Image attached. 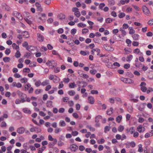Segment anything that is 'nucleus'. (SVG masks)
Wrapping results in <instances>:
<instances>
[{"label":"nucleus","mask_w":153,"mask_h":153,"mask_svg":"<svg viewBox=\"0 0 153 153\" xmlns=\"http://www.w3.org/2000/svg\"><path fill=\"white\" fill-rule=\"evenodd\" d=\"M121 80L123 82L127 84H130L133 83L134 82L133 80L130 78H122L121 79Z\"/></svg>","instance_id":"f257e3e1"},{"label":"nucleus","mask_w":153,"mask_h":153,"mask_svg":"<svg viewBox=\"0 0 153 153\" xmlns=\"http://www.w3.org/2000/svg\"><path fill=\"white\" fill-rule=\"evenodd\" d=\"M142 10L144 13L147 16H149L150 14V11L147 7L146 6H143L142 7Z\"/></svg>","instance_id":"f03ea898"},{"label":"nucleus","mask_w":153,"mask_h":153,"mask_svg":"<svg viewBox=\"0 0 153 153\" xmlns=\"http://www.w3.org/2000/svg\"><path fill=\"white\" fill-rule=\"evenodd\" d=\"M78 148V146L75 144H73L70 145V149L72 152H75Z\"/></svg>","instance_id":"7ed1b4c3"},{"label":"nucleus","mask_w":153,"mask_h":153,"mask_svg":"<svg viewBox=\"0 0 153 153\" xmlns=\"http://www.w3.org/2000/svg\"><path fill=\"white\" fill-rule=\"evenodd\" d=\"M103 47L105 49L108 51H113L114 49L112 47L108 46L106 44H105L103 45Z\"/></svg>","instance_id":"20e7f679"},{"label":"nucleus","mask_w":153,"mask_h":153,"mask_svg":"<svg viewBox=\"0 0 153 153\" xmlns=\"http://www.w3.org/2000/svg\"><path fill=\"white\" fill-rule=\"evenodd\" d=\"M88 102L91 104H94L95 101L94 98L91 96H88Z\"/></svg>","instance_id":"39448f33"},{"label":"nucleus","mask_w":153,"mask_h":153,"mask_svg":"<svg viewBox=\"0 0 153 153\" xmlns=\"http://www.w3.org/2000/svg\"><path fill=\"white\" fill-rule=\"evenodd\" d=\"M37 39L39 42H42L44 41V38L41 34L39 33H38L37 34Z\"/></svg>","instance_id":"423d86ee"},{"label":"nucleus","mask_w":153,"mask_h":153,"mask_svg":"<svg viewBox=\"0 0 153 153\" xmlns=\"http://www.w3.org/2000/svg\"><path fill=\"white\" fill-rule=\"evenodd\" d=\"M25 128L23 127H21L18 128L17 129V131L19 134H22L24 132Z\"/></svg>","instance_id":"0eeeda50"},{"label":"nucleus","mask_w":153,"mask_h":153,"mask_svg":"<svg viewBox=\"0 0 153 153\" xmlns=\"http://www.w3.org/2000/svg\"><path fill=\"white\" fill-rule=\"evenodd\" d=\"M14 14L15 15V16L19 20H22L23 19V17L22 15L19 13L16 12L15 13H14Z\"/></svg>","instance_id":"6e6552de"},{"label":"nucleus","mask_w":153,"mask_h":153,"mask_svg":"<svg viewBox=\"0 0 153 153\" xmlns=\"http://www.w3.org/2000/svg\"><path fill=\"white\" fill-rule=\"evenodd\" d=\"M53 102L51 101H48L46 103V106L47 107L50 108L52 107L53 106L52 105Z\"/></svg>","instance_id":"1a4fd4ad"},{"label":"nucleus","mask_w":153,"mask_h":153,"mask_svg":"<svg viewBox=\"0 0 153 153\" xmlns=\"http://www.w3.org/2000/svg\"><path fill=\"white\" fill-rule=\"evenodd\" d=\"M24 113L26 114H30L31 113V112L30 109L27 108H25L23 110Z\"/></svg>","instance_id":"9d476101"},{"label":"nucleus","mask_w":153,"mask_h":153,"mask_svg":"<svg viewBox=\"0 0 153 153\" xmlns=\"http://www.w3.org/2000/svg\"><path fill=\"white\" fill-rule=\"evenodd\" d=\"M59 125L61 127H64L66 126V123L64 121L61 120L59 122Z\"/></svg>","instance_id":"9b49d317"},{"label":"nucleus","mask_w":153,"mask_h":153,"mask_svg":"<svg viewBox=\"0 0 153 153\" xmlns=\"http://www.w3.org/2000/svg\"><path fill=\"white\" fill-rule=\"evenodd\" d=\"M113 108H111L109 110H108L107 111L106 113L108 115H111L113 113Z\"/></svg>","instance_id":"f8f14e48"},{"label":"nucleus","mask_w":153,"mask_h":153,"mask_svg":"<svg viewBox=\"0 0 153 153\" xmlns=\"http://www.w3.org/2000/svg\"><path fill=\"white\" fill-rule=\"evenodd\" d=\"M139 35L137 34H134L132 36V37L134 40H137L138 39Z\"/></svg>","instance_id":"ddd939ff"},{"label":"nucleus","mask_w":153,"mask_h":153,"mask_svg":"<svg viewBox=\"0 0 153 153\" xmlns=\"http://www.w3.org/2000/svg\"><path fill=\"white\" fill-rule=\"evenodd\" d=\"M102 116L100 115H98L95 118V122L97 123H98L99 121V120L101 119Z\"/></svg>","instance_id":"4468645a"},{"label":"nucleus","mask_w":153,"mask_h":153,"mask_svg":"<svg viewBox=\"0 0 153 153\" xmlns=\"http://www.w3.org/2000/svg\"><path fill=\"white\" fill-rule=\"evenodd\" d=\"M21 54L19 51L17 50L16 52L15 53V56L16 58H19L21 56Z\"/></svg>","instance_id":"2eb2a0df"},{"label":"nucleus","mask_w":153,"mask_h":153,"mask_svg":"<svg viewBox=\"0 0 153 153\" xmlns=\"http://www.w3.org/2000/svg\"><path fill=\"white\" fill-rule=\"evenodd\" d=\"M75 86H76V85L74 82L70 83L69 84V87L70 88H74Z\"/></svg>","instance_id":"dca6fc26"},{"label":"nucleus","mask_w":153,"mask_h":153,"mask_svg":"<svg viewBox=\"0 0 153 153\" xmlns=\"http://www.w3.org/2000/svg\"><path fill=\"white\" fill-rule=\"evenodd\" d=\"M122 119V116L121 115H119L116 118V120L117 122L119 123L121 121Z\"/></svg>","instance_id":"f3484780"},{"label":"nucleus","mask_w":153,"mask_h":153,"mask_svg":"<svg viewBox=\"0 0 153 153\" xmlns=\"http://www.w3.org/2000/svg\"><path fill=\"white\" fill-rule=\"evenodd\" d=\"M58 17L60 19H64L65 18V16L62 14H60L58 16Z\"/></svg>","instance_id":"a211bd4d"},{"label":"nucleus","mask_w":153,"mask_h":153,"mask_svg":"<svg viewBox=\"0 0 153 153\" xmlns=\"http://www.w3.org/2000/svg\"><path fill=\"white\" fill-rule=\"evenodd\" d=\"M10 59L9 57H5L3 58V60L5 62H9Z\"/></svg>","instance_id":"6ab92c4d"},{"label":"nucleus","mask_w":153,"mask_h":153,"mask_svg":"<svg viewBox=\"0 0 153 153\" xmlns=\"http://www.w3.org/2000/svg\"><path fill=\"white\" fill-rule=\"evenodd\" d=\"M77 26L79 27H84L86 26V25L82 23H80L78 24Z\"/></svg>","instance_id":"aec40b11"},{"label":"nucleus","mask_w":153,"mask_h":153,"mask_svg":"<svg viewBox=\"0 0 153 153\" xmlns=\"http://www.w3.org/2000/svg\"><path fill=\"white\" fill-rule=\"evenodd\" d=\"M139 149H138V151L139 152H141L143 151V148L142 147V145L141 144H140L138 145Z\"/></svg>","instance_id":"412c9836"},{"label":"nucleus","mask_w":153,"mask_h":153,"mask_svg":"<svg viewBox=\"0 0 153 153\" xmlns=\"http://www.w3.org/2000/svg\"><path fill=\"white\" fill-rule=\"evenodd\" d=\"M129 29L130 30L129 32V33L130 34H133L135 33V30L133 29L132 27H129Z\"/></svg>","instance_id":"4be33fe9"},{"label":"nucleus","mask_w":153,"mask_h":153,"mask_svg":"<svg viewBox=\"0 0 153 153\" xmlns=\"http://www.w3.org/2000/svg\"><path fill=\"white\" fill-rule=\"evenodd\" d=\"M86 128H89L90 130L91 131H92V132L94 131L95 130V128L93 127H92L91 126L88 125L86 126Z\"/></svg>","instance_id":"5701e85b"},{"label":"nucleus","mask_w":153,"mask_h":153,"mask_svg":"<svg viewBox=\"0 0 153 153\" xmlns=\"http://www.w3.org/2000/svg\"><path fill=\"white\" fill-rule=\"evenodd\" d=\"M124 129V127L123 126L120 125L118 128V131L120 132H122Z\"/></svg>","instance_id":"b1692460"},{"label":"nucleus","mask_w":153,"mask_h":153,"mask_svg":"<svg viewBox=\"0 0 153 153\" xmlns=\"http://www.w3.org/2000/svg\"><path fill=\"white\" fill-rule=\"evenodd\" d=\"M137 130L139 132H141L143 131V126L141 125L137 127Z\"/></svg>","instance_id":"393cba45"},{"label":"nucleus","mask_w":153,"mask_h":153,"mask_svg":"<svg viewBox=\"0 0 153 153\" xmlns=\"http://www.w3.org/2000/svg\"><path fill=\"white\" fill-rule=\"evenodd\" d=\"M12 47L14 49L16 50H19V46H17L15 43H14L12 44Z\"/></svg>","instance_id":"a878e982"},{"label":"nucleus","mask_w":153,"mask_h":153,"mask_svg":"<svg viewBox=\"0 0 153 153\" xmlns=\"http://www.w3.org/2000/svg\"><path fill=\"white\" fill-rule=\"evenodd\" d=\"M68 93L70 96H73L75 94V92L73 90L68 91Z\"/></svg>","instance_id":"bb28decb"},{"label":"nucleus","mask_w":153,"mask_h":153,"mask_svg":"<svg viewBox=\"0 0 153 153\" xmlns=\"http://www.w3.org/2000/svg\"><path fill=\"white\" fill-rule=\"evenodd\" d=\"M49 83V81L48 80H45L42 83L41 85L44 86L48 85Z\"/></svg>","instance_id":"cd10ccee"},{"label":"nucleus","mask_w":153,"mask_h":153,"mask_svg":"<svg viewBox=\"0 0 153 153\" xmlns=\"http://www.w3.org/2000/svg\"><path fill=\"white\" fill-rule=\"evenodd\" d=\"M18 94L21 97H26V95L25 94H23L22 92L18 91Z\"/></svg>","instance_id":"c85d7f7f"},{"label":"nucleus","mask_w":153,"mask_h":153,"mask_svg":"<svg viewBox=\"0 0 153 153\" xmlns=\"http://www.w3.org/2000/svg\"><path fill=\"white\" fill-rule=\"evenodd\" d=\"M128 111L130 113H131L133 111V108L131 106H128Z\"/></svg>","instance_id":"c756f323"},{"label":"nucleus","mask_w":153,"mask_h":153,"mask_svg":"<svg viewBox=\"0 0 153 153\" xmlns=\"http://www.w3.org/2000/svg\"><path fill=\"white\" fill-rule=\"evenodd\" d=\"M125 16V14L124 13H121L118 15V16L120 18H122Z\"/></svg>","instance_id":"7c9ffc66"},{"label":"nucleus","mask_w":153,"mask_h":153,"mask_svg":"<svg viewBox=\"0 0 153 153\" xmlns=\"http://www.w3.org/2000/svg\"><path fill=\"white\" fill-rule=\"evenodd\" d=\"M23 36L26 38H28L29 37V35L28 32L27 31H25L23 33Z\"/></svg>","instance_id":"2f4dec72"},{"label":"nucleus","mask_w":153,"mask_h":153,"mask_svg":"<svg viewBox=\"0 0 153 153\" xmlns=\"http://www.w3.org/2000/svg\"><path fill=\"white\" fill-rule=\"evenodd\" d=\"M97 72V71L94 69L91 70L90 71V73L93 75H94Z\"/></svg>","instance_id":"473e14b6"},{"label":"nucleus","mask_w":153,"mask_h":153,"mask_svg":"<svg viewBox=\"0 0 153 153\" xmlns=\"http://www.w3.org/2000/svg\"><path fill=\"white\" fill-rule=\"evenodd\" d=\"M20 81L22 83H25L26 82H27V78L25 77V78H23L22 79H21Z\"/></svg>","instance_id":"72a5a7b5"},{"label":"nucleus","mask_w":153,"mask_h":153,"mask_svg":"<svg viewBox=\"0 0 153 153\" xmlns=\"http://www.w3.org/2000/svg\"><path fill=\"white\" fill-rule=\"evenodd\" d=\"M23 45L24 47H27V49L29 50V48H28V43L27 42H25L23 44Z\"/></svg>","instance_id":"f704fd0d"},{"label":"nucleus","mask_w":153,"mask_h":153,"mask_svg":"<svg viewBox=\"0 0 153 153\" xmlns=\"http://www.w3.org/2000/svg\"><path fill=\"white\" fill-rule=\"evenodd\" d=\"M133 52L134 53L139 54L140 53V50L138 48H136L134 50Z\"/></svg>","instance_id":"c9c22d12"},{"label":"nucleus","mask_w":153,"mask_h":153,"mask_svg":"<svg viewBox=\"0 0 153 153\" xmlns=\"http://www.w3.org/2000/svg\"><path fill=\"white\" fill-rule=\"evenodd\" d=\"M91 93L92 94H97L98 92L97 90H92L91 91Z\"/></svg>","instance_id":"e433bc0d"},{"label":"nucleus","mask_w":153,"mask_h":153,"mask_svg":"<svg viewBox=\"0 0 153 153\" xmlns=\"http://www.w3.org/2000/svg\"><path fill=\"white\" fill-rule=\"evenodd\" d=\"M41 82L40 80L37 81L35 83V85L37 87L39 86L41 84Z\"/></svg>","instance_id":"4c0bfd02"},{"label":"nucleus","mask_w":153,"mask_h":153,"mask_svg":"<svg viewBox=\"0 0 153 153\" xmlns=\"http://www.w3.org/2000/svg\"><path fill=\"white\" fill-rule=\"evenodd\" d=\"M89 31L86 28H85L82 30V33L83 34L86 33H88Z\"/></svg>","instance_id":"58836bf2"},{"label":"nucleus","mask_w":153,"mask_h":153,"mask_svg":"<svg viewBox=\"0 0 153 153\" xmlns=\"http://www.w3.org/2000/svg\"><path fill=\"white\" fill-rule=\"evenodd\" d=\"M74 15L77 17H79L81 15V14L79 11H78L74 13Z\"/></svg>","instance_id":"ea45409f"},{"label":"nucleus","mask_w":153,"mask_h":153,"mask_svg":"<svg viewBox=\"0 0 153 153\" xmlns=\"http://www.w3.org/2000/svg\"><path fill=\"white\" fill-rule=\"evenodd\" d=\"M110 127L108 126H105L104 128V132L106 133L107 131H109L110 130Z\"/></svg>","instance_id":"a19ab883"},{"label":"nucleus","mask_w":153,"mask_h":153,"mask_svg":"<svg viewBox=\"0 0 153 153\" xmlns=\"http://www.w3.org/2000/svg\"><path fill=\"white\" fill-rule=\"evenodd\" d=\"M94 40L95 42L98 43H100V39H99L98 38H95L94 39Z\"/></svg>","instance_id":"79ce46f5"},{"label":"nucleus","mask_w":153,"mask_h":153,"mask_svg":"<svg viewBox=\"0 0 153 153\" xmlns=\"http://www.w3.org/2000/svg\"><path fill=\"white\" fill-rule=\"evenodd\" d=\"M42 90L40 89H36L35 91V93L37 94H39L42 91Z\"/></svg>","instance_id":"37998d69"},{"label":"nucleus","mask_w":153,"mask_h":153,"mask_svg":"<svg viewBox=\"0 0 153 153\" xmlns=\"http://www.w3.org/2000/svg\"><path fill=\"white\" fill-rule=\"evenodd\" d=\"M23 71L24 72L29 73L30 72V69L28 68H25L23 69Z\"/></svg>","instance_id":"c03bdc74"},{"label":"nucleus","mask_w":153,"mask_h":153,"mask_svg":"<svg viewBox=\"0 0 153 153\" xmlns=\"http://www.w3.org/2000/svg\"><path fill=\"white\" fill-rule=\"evenodd\" d=\"M112 21V19L110 18H107L106 19V22L107 23H110Z\"/></svg>","instance_id":"a18cd8bd"},{"label":"nucleus","mask_w":153,"mask_h":153,"mask_svg":"<svg viewBox=\"0 0 153 153\" xmlns=\"http://www.w3.org/2000/svg\"><path fill=\"white\" fill-rule=\"evenodd\" d=\"M63 86H64V85H63V84L62 82V81L60 82L59 83V86L58 87V88L59 89H60L61 88H62L63 87Z\"/></svg>","instance_id":"49530a36"},{"label":"nucleus","mask_w":153,"mask_h":153,"mask_svg":"<svg viewBox=\"0 0 153 153\" xmlns=\"http://www.w3.org/2000/svg\"><path fill=\"white\" fill-rule=\"evenodd\" d=\"M141 90L143 92H145L147 90V88L145 86H143L141 88Z\"/></svg>","instance_id":"de8ad7c7"},{"label":"nucleus","mask_w":153,"mask_h":153,"mask_svg":"<svg viewBox=\"0 0 153 153\" xmlns=\"http://www.w3.org/2000/svg\"><path fill=\"white\" fill-rule=\"evenodd\" d=\"M139 43L138 42L134 41L132 42V45L134 46H137L138 45Z\"/></svg>","instance_id":"09e8293b"},{"label":"nucleus","mask_w":153,"mask_h":153,"mask_svg":"<svg viewBox=\"0 0 153 153\" xmlns=\"http://www.w3.org/2000/svg\"><path fill=\"white\" fill-rule=\"evenodd\" d=\"M75 107L76 109L77 110H79L80 109V106L79 104H76L75 105Z\"/></svg>","instance_id":"8fccbe9b"},{"label":"nucleus","mask_w":153,"mask_h":153,"mask_svg":"<svg viewBox=\"0 0 153 153\" xmlns=\"http://www.w3.org/2000/svg\"><path fill=\"white\" fill-rule=\"evenodd\" d=\"M97 141L99 144H102L104 142L105 140L103 139H101L100 140H98Z\"/></svg>","instance_id":"3c124183"},{"label":"nucleus","mask_w":153,"mask_h":153,"mask_svg":"<svg viewBox=\"0 0 153 153\" xmlns=\"http://www.w3.org/2000/svg\"><path fill=\"white\" fill-rule=\"evenodd\" d=\"M70 80L69 78H64L63 80V81L65 83H68L69 82Z\"/></svg>","instance_id":"603ef678"},{"label":"nucleus","mask_w":153,"mask_h":153,"mask_svg":"<svg viewBox=\"0 0 153 153\" xmlns=\"http://www.w3.org/2000/svg\"><path fill=\"white\" fill-rule=\"evenodd\" d=\"M78 134V132L76 131H73L72 132V134L73 136H76Z\"/></svg>","instance_id":"864d4df0"},{"label":"nucleus","mask_w":153,"mask_h":153,"mask_svg":"<svg viewBox=\"0 0 153 153\" xmlns=\"http://www.w3.org/2000/svg\"><path fill=\"white\" fill-rule=\"evenodd\" d=\"M139 133L137 131L134 132L133 134V137H137L139 135Z\"/></svg>","instance_id":"5fc2aeb1"},{"label":"nucleus","mask_w":153,"mask_h":153,"mask_svg":"<svg viewBox=\"0 0 153 153\" xmlns=\"http://www.w3.org/2000/svg\"><path fill=\"white\" fill-rule=\"evenodd\" d=\"M130 67V65L129 64H125L124 66L125 68L127 69Z\"/></svg>","instance_id":"6e6d98bb"},{"label":"nucleus","mask_w":153,"mask_h":153,"mask_svg":"<svg viewBox=\"0 0 153 153\" xmlns=\"http://www.w3.org/2000/svg\"><path fill=\"white\" fill-rule=\"evenodd\" d=\"M148 24L149 25H153V19L150 20L149 21Z\"/></svg>","instance_id":"4d7b16f0"},{"label":"nucleus","mask_w":153,"mask_h":153,"mask_svg":"<svg viewBox=\"0 0 153 153\" xmlns=\"http://www.w3.org/2000/svg\"><path fill=\"white\" fill-rule=\"evenodd\" d=\"M47 48L49 50H51L53 48V46L50 44H48L47 45Z\"/></svg>","instance_id":"13d9d810"},{"label":"nucleus","mask_w":153,"mask_h":153,"mask_svg":"<svg viewBox=\"0 0 153 153\" xmlns=\"http://www.w3.org/2000/svg\"><path fill=\"white\" fill-rule=\"evenodd\" d=\"M61 131V129L60 128H57L55 130V133H58L60 131Z\"/></svg>","instance_id":"bf43d9fd"},{"label":"nucleus","mask_w":153,"mask_h":153,"mask_svg":"<svg viewBox=\"0 0 153 153\" xmlns=\"http://www.w3.org/2000/svg\"><path fill=\"white\" fill-rule=\"evenodd\" d=\"M72 11L74 12V13H75V12H77V11H79V9L78 8H76V7H73V8H72Z\"/></svg>","instance_id":"052dcab7"},{"label":"nucleus","mask_w":153,"mask_h":153,"mask_svg":"<svg viewBox=\"0 0 153 153\" xmlns=\"http://www.w3.org/2000/svg\"><path fill=\"white\" fill-rule=\"evenodd\" d=\"M85 148L84 147L80 145L79 147V149L81 151H82L85 149Z\"/></svg>","instance_id":"680f3d73"},{"label":"nucleus","mask_w":153,"mask_h":153,"mask_svg":"<svg viewBox=\"0 0 153 153\" xmlns=\"http://www.w3.org/2000/svg\"><path fill=\"white\" fill-rule=\"evenodd\" d=\"M80 53L83 56H85L87 54L86 52L85 51H81L80 52Z\"/></svg>","instance_id":"e2e57ef3"},{"label":"nucleus","mask_w":153,"mask_h":153,"mask_svg":"<svg viewBox=\"0 0 153 153\" xmlns=\"http://www.w3.org/2000/svg\"><path fill=\"white\" fill-rule=\"evenodd\" d=\"M123 29H126L129 26L128 24L125 23L123 24Z\"/></svg>","instance_id":"0e129e2a"},{"label":"nucleus","mask_w":153,"mask_h":153,"mask_svg":"<svg viewBox=\"0 0 153 153\" xmlns=\"http://www.w3.org/2000/svg\"><path fill=\"white\" fill-rule=\"evenodd\" d=\"M10 52V51L9 49H7L5 51V53L7 55H9Z\"/></svg>","instance_id":"69168bd1"},{"label":"nucleus","mask_w":153,"mask_h":153,"mask_svg":"<svg viewBox=\"0 0 153 153\" xmlns=\"http://www.w3.org/2000/svg\"><path fill=\"white\" fill-rule=\"evenodd\" d=\"M51 0H46L45 1L44 3L47 5H49L51 3Z\"/></svg>","instance_id":"338daca9"},{"label":"nucleus","mask_w":153,"mask_h":153,"mask_svg":"<svg viewBox=\"0 0 153 153\" xmlns=\"http://www.w3.org/2000/svg\"><path fill=\"white\" fill-rule=\"evenodd\" d=\"M105 4L103 3H101L99 5V7L100 9H102L105 6Z\"/></svg>","instance_id":"774afa93"}]
</instances>
